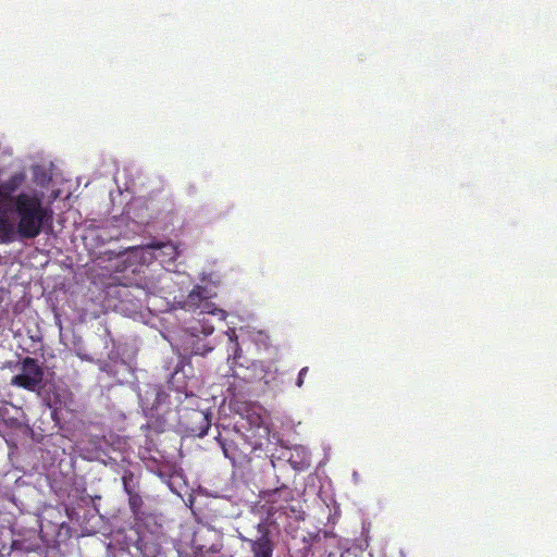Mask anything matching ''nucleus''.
Returning a JSON list of instances; mask_svg holds the SVG:
<instances>
[{"label": "nucleus", "instance_id": "f257e3e1", "mask_svg": "<svg viewBox=\"0 0 557 557\" xmlns=\"http://www.w3.org/2000/svg\"><path fill=\"white\" fill-rule=\"evenodd\" d=\"M10 202L20 239L36 238L42 232L44 226L51 222V210L46 208L36 195L21 193L12 197Z\"/></svg>", "mask_w": 557, "mask_h": 557}, {"label": "nucleus", "instance_id": "f03ea898", "mask_svg": "<svg viewBox=\"0 0 557 557\" xmlns=\"http://www.w3.org/2000/svg\"><path fill=\"white\" fill-rule=\"evenodd\" d=\"M256 530L257 535L255 537L239 534L238 539L248 545L251 557H273L276 542L270 524L267 520L261 521L256 525Z\"/></svg>", "mask_w": 557, "mask_h": 557}, {"label": "nucleus", "instance_id": "7ed1b4c3", "mask_svg": "<svg viewBox=\"0 0 557 557\" xmlns=\"http://www.w3.org/2000/svg\"><path fill=\"white\" fill-rule=\"evenodd\" d=\"M44 375V369L38 360L32 357H25L21 361V372L11 379V385L28 392H35L40 387Z\"/></svg>", "mask_w": 557, "mask_h": 557}, {"label": "nucleus", "instance_id": "20e7f679", "mask_svg": "<svg viewBox=\"0 0 557 557\" xmlns=\"http://www.w3.org/2000/svg\"><path fill=\"white\" fill-rule=\"evenodd\" d=\"M232 342H234V363H233V371L235 373L236 377H239L240 380L245 381L246 383H251L252 385L265 377L267 371L264 369V366L260 361H252L248 366H243L242 363H238L237 360L239 359V351L240 347L237 342L236 336L233 334V336L230 337Z\"/></svg>", "mask_w": 557, "mask_h": 557}, {"label": "nucleus", "instance_id": "39448f33", "mask_svg": "<svg viewBox=\"0 0 557 557\" xmlns=\"http://www.w3.org/2000/svg\"><path fill=\"white\" fill-rule=\"evenodd\" d=\"M259 497L267 506L269 517L274 516L277 511L285 507V504L294 499L293 490L284 483L276 485L274 488L262 490Z\"/></svg>", "mask_w": 557, "mask_h": 557}, {"label": "nucleus", "instance_id": "423d86ee", "mask_svg": "<svg viewBox=\"0 0 557 557\" xmlns=\"http://www.w3.org/2000/svg\"><path fill=\"white\" fill-rule=\"evenodd\" d=\"M146 249L158 250L159 253L154 258H162V262H174L180 256L178 246L171 240H153L146 246Z\"/></svg>", "mask_w": 557, "mask_h": 557}, {"label": "nucleus", "instance_id": "0eeeda50", "mask_svg": "<svg viewBox=\"0 0 557 557\" xmlns=\"http://www.w3.org/2000/svg\"><path fill=\"white\" fill-rule=\"evenodd\" d=\"M231 377L232 380L228 383L227 392L232 398L240 399L251 394L253 387L251 383H246L239 377H236L234 372Z\"/></svg>", "mask_w": 557, "mask_h": 557}, {"label": "nucleus", "instance_id": "6e6552de", "mask_svg": "<svg viewBox=\"0 0 557 557\" xmlns=\"http://www.w3.org/2000/svg\"><path fill=\"white\" fill-rule=\"evenodd\" d=\"M218 441L223 449L224 456L228 458L233 463L240 460L245 453L238 447V444L233 438L218 437Z\"/></svg>", "mask_w": 557, "mask_h": 557}, {"label": "nucleus", "instance_id": "1a4fd4ad", "mask_svg": "<svg viewBox=\"0 0 557 557\" xmlns=\"http://www.w3.org/2000/svg\"><path fill=\"white\" fill-rule=\"evenodd\" d=\"M17 226L11 222L7 216H0V240L3 243H12L16 239Z\"/></svg>", "mask_w": 557, "mask_h": 557}, {"label": "nucleus", "instance_id": "9d476101", "mask_svg": "<svg viewBox=\"0 0 557 557\" xmlns=\"http://www.w3.org/2000/svg\"><path fill=\"white\" fill-rule=\"evenodd\" d=\"M128 506L136 521L141 520L144 512L141 510L144 500L136 491H128Z\"/></svg>", "mask_w": 557, "mask_h": 557}, {"label": "nucleus", "instance_id": "9b49d317", "mask_svg": "<svg viewBox=\"0 0 557 557\" xmlns=\"http://www.w3.org/2000/svg\"><path fill=\"white\" fill-rule=\"evenodd\" d=\"M134 479V473L131 470L124 471L122 476V483L126 494H128V491H135Z\"/></svg>", "mask_w": 557, "mask_h": 557}, {"label": "nucleus", "instance_id": "f8f14e48", "mask_svg": "<svg viewBox=\"0 0 557 557\" xmlns=\"http://www.w3.org/2000/svg\"><path fill=\"white\" fill-rule=\"evenodd\" d=\"M198 417L200 418L203 425L201 426L200 431L197 433V436L202 437L207 434L209 428H210V421L208 419V416L203 412H198Z\"/></svg>", "mask_w": 557, "mask_h": 557}, {"label": "nucleus", "instance_id": "ddd939ff", "mask_svg": "<svg viewBox=\"0 0 557 557\" xmlns=\"http://www.w3.org/2000/svg\"><path fill=\"white\" fill-rule=\"evenodd\" d=\"M247 420L253 426L260 428L262 425V418L260 414H257V413L248 414Z\"/></svg>", "mask_w": 557, "mask_h": 557}, {"label": "nucleus", "instance_id": "4468645a", "mask_svg": "<svg viewBox=\"0 0 557 557\" xmlns=\"http://www.w3.org/2000/svg\"><path fill=\"white\" fill-rule=\"evenodd\" d=\"M308 372H309V368H308V367H304V368L299 371L298 376H297V380H296V385H297L298 387H301V386L304 385V383H305V377H306V375L308 374Z\"/></svg>", "mask_w": 557, "mask_h": 557}, {"label": "nucleus", "instance_id": "2eb2a0df", "mask_svg": "<svg viewBox=\"0 0 557 557\" xmlns=\"http://www.w3.org/2000/svg\"><path fill=\"white\" fill-rule=\"evenodd\" d=\"M199 298H200V293H199V292H195V290H193V292L188 295V301H189L190 304H195V301H196L197 299H199Z\"/></svg>", "mask_w": 557, "mask_h": 557}, {"label": "nucleus", "instance_id": "dca6fc26", "mask_svg": "<svg viewBox=\"0 0 557 557\" xmlns=\"http://www.w3.org/2000/svg\"><path fill=\"white\" fill-rule=\"evenodd\" d=\"M48 406H49L50 408H54V409H57V401L54 400V403H53V404H51V403L49 401V403H48Z\"/></svg>", "mask_w": 557, "mask_h": 557}, {"label": "nucleus", "instance_id": "f3484780", "mask_svg": "<svg viewBox=\"0 0 557 557\" xmlns=\"http://www.w3.org/2000/svg\"><path fill=\"white\" fill-rule=\"evenodd\" d=\"M213 332V327H210V330L207 332L208 334Z\"/></svg>", "mask_w": 557, "mask_h": 557}]
</instances>
